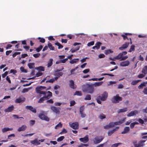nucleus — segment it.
Segmentation results:
<instances>
[{
    "instance_id": "1",
    "label": "nucleus",
    "mask_w": 147,
    "mask_h": 147,
    "mask_svg": "<svg viewBox=\"0 0 147 147\" xmlns=\"http://www.w3.org/2000/svg\"><path fill=\"white\" fill-rule=\"evenodd\" d=\"M46 88L45 86H40L36 88L35 90L36 93L37 94H38L40 95H45L47 92L48 93V94L47 96L45 95L44 96L40 98L38 101V103H42L45 100V98L48 99L50 97L52 96V93L51 92L49 91H48L47 92L46 91H41L43 89Z\"/></svg>"
},
{
    "instance_id": "2",
    "label": "nucleus",
    "mask_w": 147,
    "mask_h": 147,
    "mask_svg": "<svg viewBox=\"0 0 147 147\" xmlns=\"http://www.w3.org/2000/svg\"><path fill=\"white\" fill-rule=\"evenodd\" d=\"M82 90L84 92L92 94L94 93V89L92 84H86L84 86Z\"/></svg>"
},
{
    "instance_id": "3",
    "label": "nucleus",
    "mask_w": 147,
    "mask_h": 147,
    "mask_svg": "<svg viewBox=\"0 0 147 147\" xmlns=\"http://www.w3.org/2000/svg\"><path fill=\"white\" fill-rule=\"evenodd\" d=\"M125 118H124L123 119L121 120L118 122H115L114 123L111 122V134H112L115 131H117L119 128V126H117L116 127H114L112 126L114 125H119L123 123L125 120Z\"/></svg>"
},
{
    "instance_id": "4",
    "label": "nucleus",
    "mask_w": 147,
    "mask_h": 147,
    "mask_svg": "<svg viewBox=\"0 0 147 147\" xmlns=\"http://www.w3.org/2000/svg\"><path fill=\"white\" fill-rule=\"evenodd\" d=\"M107 93L106 92H103L101 96H98L96 99L98 103L99 104H101V102L100 100L102 101L105 100L107 98Z\"/></svg>"
},
{
    "instance_id": "5",
    "label": "nucleus",
    "mask_w": 147,
    "mask_h": 147,
    "mask_svg": "<svg viewBox=\"0 0 147 147\" xmlns=\"http://www.w3.org/2000/svg\"><path fill=\"white\" fill-rule=\"evenodd\" d=\"M127 52L126 51H123L121 53L119 54L117 56L114 57L115 59H120L121 60H124L126 59L128 57L127 56H123V55H125L127 54Z\"/></svg>"
},
{
    "instance_id": "6",
    "label": "nucleus",
    "mask_w": 147,
    "mask_h": 147,
    "mask_svg": "<svg viewBox=\"0 0 147 147\" xmlns=\"http://www.w3.org/2000/svg\"><path fill=\"white\" fill-rule=\"evenodd\" d=\"M122 98L117 94L114 96L112 99V101L114 103H117L122 100Z\"/></svg>"
},
{
    "instance_id": "7",
    "label": "nucleus",
    "mask_w": 147,
    "mask_h": 147,
    "mask_svg": "<svg viewBox=\"0 0 147 147\" xmlns=\"http://www.w3.org/2000/svg\"><path fill=\"white\" fill-rule=\"evenodd\" d=\"M103 139L104 137L102 136H97L93 139V141L94 144H98Z\"/></svg>"
},
{
    "instance_id": "8",
    "label": "nucleus",
    "mask_w": 147,
    "mask_h": 147,
    "mask_svg": "<svg viewBox=\"0 0 147 147\" xmlns=\"http://www.w3.org/2000/svg\"><path fill=\"white\" fill-rule=\"evenodd\" d=\"M38 117L42 120H44L47 121H49V118L42 113L39 114L38 115Z\"/></svg>"
},
{
    "instance_id": "9",
    "label": "nucleus",
    "mask_w": 147,
    "mask_h": 147,
    "mask_svg": "<svg viewBox=\"0 0 147 147\" xmlns=\"http://www.w3.org/2000/svg\"><path fill=\"white\" fill-rule=\"evenodd\" d=\"M70 126L75 129H78L79 127L78 123L77 122H75L72 123V124H69Z\"/></svg>"
},
{
    "instance_id": "10",
    "label": "nucleus",
    "mask_w": 147,
    "mask_h": 147,
    "mask_svg": "<svg viewBox=\"0 0 147 147\" xmlns=\"http://www.w3.org/2000/svg\"><path fill=\"white\" fill-rule=\"evenodd\" d=\"M59 109H60V108H58L53 106H51V109L56 114H59V113L60 111Z\"/></svg>"
},
{
    "instance_id": "11",
    "label": "nucleus",
    "mask_w": 147,
    "mask_h": 147,
    "mask_svg": "<svg viewBox=\"0 0 147 147\" xmlns=\"http://www.w3.org/2000/svg\"><path fill=\"white\" fill-rule=\"evenodd\" d=\"M130 63L129 61L126 60L124 61H122L120 62V65L122 67H125L128 66Z\"/></svg>"
},
{
    "instance_id": "12",
    "label": "nucleus",
    "mask_w": 147,
    "mask_h": 147,
    "mask_svg": "<svg viewBox=\"0 0 147 147\" xmlns=\"http://www.w3.org/2000/svg\"><path fill=\"white\" fill-rule=\"evenodd\" d=\"M69 85L70 88L73 89H75L76 88V85H75L74 81L72 80L69 81Z\"/></svg>"
},
{
    "instance_id": "13",
    "label": "nucleus",
    "mask_w": 147,
    "mask_h": 147,
    "mask_svg": "<svg viewBox=\"0 0 147 147\" xmlns=\"http://www.w3.org/2000/svg\"><path fill=\"white\" fill-rule=\"evenodd\" d=\"M25 100V98L23 97H20L16 99L15 102L16 103H19L24 102Z\"/></svg>"
},
{
    "instance_id": "14",
    "label": "nucleus",
    "mask_w": 147,
    "mask_h": 147,
    "mask_svg": "<svg viewBox=\"0 0 147 147\" xmlns=\"http://www.w3.org/2000/svg\"><path fill=\"white\" fill-rule=\"evenodd\" d=\"M138 113V111L137 110H135L130 112L127 114V116L130 117L136 115Z\"/></svg>"
},
{
    "instance_id": "15",
    "label": "nucleus",
    "mask_w": 147,
    "mask_h": 147,
    "mask_svg": "<svg viewBox=\"0 0 147 147\" xmlns=\"http://www.w3.org/2000/svg\"><path fill=\"white\" fill-rule=\"evenodd\" d=\"M26 108L27 110H29L32 112L35 113L36 112V109L32 107L31 106H27L26 107Z\"/></svg>"
},
{
    "instance_id": "16",
    "label": "nucleus",
    "mask_w": 147,
    "mask_h": 147,
    "mask_svg": "<svg viewBox=\"0 0 147 147\" xmlns=\"http://www.w3.org/2000/svg\"><path fill=\"white\" fill-rule=\"evenodd\" d=\"M129 42H126L123 44L121 47L119 48V49L121 50H123L127 48L129 45Z\"/></svg>"
},
{
    "instance_id": "17",
    "label": "nucleus",
    "mask_w": 147,
    "mask_h": 147,
    "mask_svg": "<svg viewBox=\"0 0 147 147\" xmlns=\"http://www.w3.org/2000/svg\"><path fill=\"white\" fill-rule=\"evenodd\" d=\"M79 140L81 142L84 143L87 142L89 140L88 136L87 135L84 138H80Z\"/></svg>"
},
{
    "instance_id": "18",
    "label": "nucleus",
    "mask_w": 147,
    "mask_h": 147,
    "mask_svg": "<svg viewBox=\"0 0 147 147\" xmlns=\"http://www.w3.org/2000/svg\"><path fill=\"white\" fill-rule=\"evenodd\" d=\"M61 70L59 69L57 70L55 72V75L59 77L62 76L63 75V73L62 72H59Z\"/></svg>"
},
{
    "instance_id": "19",
    "label": "nucleus",
    "mask_w": 147,
    "mask_h": 147,
    "mask_svg": "<svg viewBox=\"0 0 147 147\" xmlns=\"http://www.w3.org/2000/svg\"><path fill=\"white\" fill-rule=\"evenodd\" d=\"M14 108L13 105L7 108L6 109L4 110V111L5 112H9L12 111Z\"/></svg>"
},
{
    "instance_id": "20",
    "label": "nucleus",
    "mask_w": 147,
    "mask_h": 147,
    "mask_svg": "<svg viewBox=\"0 0 147 147\" xmlns=\"http://www.w3.org/2000/svg\"><path fill=\"white\" fill-rule=\"evenodd\" d=\"M30 142L32 144L34 145H38L40 144V142H39L37 139H36L33 140H31Z\"/></svg>"
},
{
    "instance_id": "21",
    "label": "nucleus",
    "mask_w": 147,
    "mask_h": 147,
    "mask_svg": "<svg viewBox=\"0 0 147 147\" xmlns=\"http://www.w3.org/2000/svg\"><path fill=\"white\" fill-rule=\"evenodd\" d=\"M27 128V126L25 125H22L21 127H19L18 129V131H25Z\"/></svg>"
},
{
    "instance_id": "22",
    "label": "nucleus",
    "mask_w": 147,
    "mask_h": 147,
    "mask_svg": "<svg viewBox=\"0 0 147 147\" xmlns=\"http://www.w3.org/2000/svg\"><path fill=\"white\" fill-rule=\"evenodd\" d=\"M130 130V128L129 127H125L124 129V130L121 132L122 134H125L128 132Z\"/></svg>"
},
{
    "instance_id": "23",
    "label": "nucleus",
    "mask_w": 147,
    "mask_h": 147,
    "mask_svg": "<svg viewBox=\"0 0 147 147\" xmlns=\"http://www.w3.org/2000/svg\"><path fill=\"white\" fill-rule=\"evenodd\" d=\"M13 129L12 128L5 127L3 128L1 130V131L3 133H4L10 130H12Z\"/></svg>"
},
{
    "instance_id": "24",
    "label": "nucleus",
    "mask_w": 147,
    "mask_h": 147,
    "mask_svg": "<svg viewBox=\"0 0 147 147\" xmlns=\"http://www.w3.org/2000/svg\"><path fill=\"white\" fill-rule=\"evenodd\" d=\"M103 83V82H95L94 84H92L93 87H97L98 86L101 85Z\"/></svg>"
},
{
    "instance_id": "25",
    "label": "nucleus",
    "mask_w": 147,
    "mask_h": 147,
    "mask_svg": "<svg viewBox=\"0 0 147 147\" xmlns=\"http://www.w3.org/2000/svg\"><path fill=\"white\" fill-rule=\"evenodd\" d=\"M104 78V77H102L98 78H92L87 80L88 81H91L93 80L94 81H101Z\"/></svg>"
},
{
    "instance_id": "26",
    "label": "nucleus",
    "mask_w": 147,
    "mask_h": 147,
    "mask_svg": "<svg viewBox=\"0 0 147 147\" xmlns=\"http://www.w3.org/2000/svg\"><path fill=\"white\" fill-rule=\"evenodd\" d=\"M80 48V47L79 46H78L75 48H73L71 49L70 50V51L71 52V53H74L75 52L77 51Z\"/></svg>"
},
{
    "instance_id": "27",
    "label": "nucleus",
    "mask_w": 147,
    "mask_h": 147,
    "mask_svg": "<svg viewBox=\"0 0 147 147\" xmlns=\"http://www.w3.org/2000/svg\"><path fill=\"white\" fill-rule=\"evenodd\" d=\"M127 111V108H124L123 109H119V110L117 111V113H122L123 112H125Z\"/></svg>"
},
{
    "instance_id": "28",
    "label": "nucleus",
    "mask_w": 147,
    "mask_h": 147,
    "mask_svg": "<svg viewBox=\"0 0 147 147\" xmlns=\"http://www.w3.org/2000/svg\"><path fill=\"white\" fill-rule=\"evenodd\" d=\"M28 66L30 69H34L35 67V63H29L28 64Z\"/></svg>"
},
{
    "instance_id": "29",
    "label": "nucleus",
    "mask_w": 147,
    "mask_h": 147,
    "mask_svg": "<svg viewBox=\"0 0 147 147\" xmlns=\"http://www.w3.org/2000/svg\"><path fill=\"white\" fill-rule=\"evenodd\" d=\"M79 61V59L76 58L74 59H72L71 61H70L69 63L71 64H73L74 63H76L78 62Z\"/></svg>"
},
{
    "instance_id": "30",
    "label": "nucleus",
    "mask_w": 147,
    "mask_h": 147,
    "mask_svg": "<svg viewBox=\"0 0 147 147\" xmlns=\"http://www.w3.org/2000/svg\"><path fill=\"white\" fill-rule=\"evenodd\" d=\"M53 61V60L52 59H50L47 65L48 67H49L52 65Z\"/></svg>"
},
{
    "instance_id": "31",
    "label": "nucleus",
    "mask_w": 147,
    "mask_h": 147,
    "mask_svg": "<svg viewBox=\"0 0 147 147\" xmlns=\"http://www.w3.org/2000/svg\"><path fill=\"white\" fill-rule=\"evenodd\" d=\"M47 45L48 46V47H49L50 50H54L55 48L52 46V44L51 43H50L49 42H48Z\"/></svg>"
},
{
    "instance_id": "32",
    "label": "nucleus",
    "mask_w": 147,
    "mask_h": 147,
    "mask_svg": "<svg viewBox=\"0 0 147 147\" xmlns=\"http://www.w3.org/2000/svg\"><path fill=\"white\" fill-rule=\"evenodd\" d=\"M106 116L103 113L100 114L98 116V117L100 119H103L106 118Z\"/></svg>"
},
{
    "instance_id": "33",
    "label": "nucleus",
    "mask_w": 147,
    "mask_h": 147,
    "mask_svg": "<svg viewBox=\"0 0 147 147\" xmlns=\"http://www.w3.org/2000/svg\"><path fill=\"white\" fill-rule=\"evenodd\" d=\"M142 72L145 74H147V65L144 67L142 70Z\"/></svg>"
},
{
    "instance_id": "34",
    "label": "nucleus",
    "mask_w": 147,
    "mask_h": 147,
    "mask_svg": "<svg viewBox=\"0 0 147 147\" xmlns=\"http://www.w3.org/2000/svg\"><path fill=\"white\" fill-rule=\"evenodd\" d=\"M36 69L39 71H44L45 70L44 67L41 66L36 67Z\"/></svg>"
},
{
    "instance_id": "35",
    "label": "nucleus",
    "mask_w": 147,
    "mask_h": 147,
    "mask_svg": "<svg viewBox=\"0 0 147 147\" xmlns=\"http://www.w3.org/2000/svg\"><path fill=\"white\" fill-rule=\"evenodd\" d=\"M74 95H77L78 96H81L82 95V93L81 91H76L74 94Z\"/></svg>"
},
{
    "instance_id": "36",
    "label": "nucleus",
    "mask_w": 147,
    "mask_h": 147,
    "mask_svg": "<svg viewBox=\"0 0 147 147\" xmlns=\"http://www.w3.org/2000/svg\"><path fill=\"white\" fill-rule=\"evenodd\" d=\"M140 81V80H133L131 82V84L133 85H136Z\"/></svg>"
},
{
    "instance_id": "37",
    "label": "nucleus",
    "mask_w": 147,
    "mask_h": 147,
    "mask_svg": "<svg viewBox=\"0 0 147 147\" xmlns=\"http://www.w3.org/2000/svg\"><path fill=\"white\" fill-rule=\"evenodd\" d=\"M62 126V124L61 122H60L55 127V129H57L59 128H61Z\"/></svg>"
},
{
    "instance_id": "38",
    "label": "nucleus",
    "mask_w": 147,
    "mask_h": 147,
    "mask_svg": "<svg viewBox=\"0 0 147 147\" xmlns=\"http://www.w3.org/2000/svg\"><path fill=\"white\" fill-rule=\"evenodd\" d=\"M55 44L58 46V49H62L63 47V46L60 44V43L59 42H56L55 43Z\"/></svg>"
},
{
    "instance_id": "39",
    "label": "nucleus",
    "mask_w": 147,
    "mask_h": 147,
    "mask_svg": "<svg viewBox=\"0 0 147 147\" xmlns=\"http://www.w3.org/2000/svg\"><path fill=\"white\" fill-rule=\"evenodd\" d=\"M91 99V96L90 94L87 95L85 98H84V100H90Z\"/></svg>"
},
{
    "instance_id": "40",
    "label": "nucleus",
    "mask_w": 147,
    "mask_h": 147,
    "mask_svg": "<svg viewBox=\"0 0 147 147\" xmlns=\"http://www.w3.org/2000/svg\"><path fill=\"white\" fill-rule=\"evenodd\" d=\"M101 44L102 43L100 42H98L96 43L95 45L97 47V49H98L100 48V46Z\"/></svg>"
},
{
    "instance_id": "41",
    "label": "nucleus",
    "mask_w": 147,
    "mask_h": 147,
    "mask_svg": "<svg viewBox=\"0 0 147 147\" xmlns=\"http://www.w3.org/2000/svg\"><path fill=\"white\" fill-rule=\"evenodd\" d=\"M135 46L134 45H132L130 47V48L128 51L129 52H131L135 50Z\"/></svg>"
},
{
    "instance_id": "42",
    "label": "nucleus",
    "mask_w": 147,
    "mask_h": 147,
    "mask_svg": "<svg viewBox=\"0 0 147 147\" xmlns=\"http://www.w3.org/2000/svg\"><path fill=\"white\" fill-rule=\"evenodd\" d=\"M43 46L42 45H40L36 49V51L38 52H39L42 49Z\"/></svg>"
},
{
    "instance_id": "43",
    "label": "nucleus",
    "mask_w": 147,
    "mask_h": 147,
    "mask_svg": "<svg viewBox=\"0 0 147 147\" xmlns=\"http://www.w3.org/2000/svg\"><path fill=\"white\" fill-rule=\"evenodd\" d=\"M145 86V83H143L139 86H138V88L139 89H142L143 88V87Z\"/></svg>"
},
{
    "instance_id": "44",
    "label": "nucleus",
    "mask_w": 147,
    "mask_h": 147,
    "mask_svg": "<svg viewBox=\"0 0 147 147\" xmlns=\"http://www.w3.org/2000/svg\"><path fill=\"white\" fill-rule=\"evenodd\" d=\"M38 39L39 40V42L41 43H44L45 42V39L43 38L38 37Z\"/></svg>"
},
{
    "instance_id": "45",
    "label": "nucleus",
    "mask_w": 147,
    "mask_h": 147,
    "mask_svg": "<svg viewBox=\"0 0 147 147\" xmlns=\"http://www.w3.org/2000/svg\"><path fill=\"white\" fill-rule=\"evenodd\" d=\"M146 140H141L140 141L139 144L141 146L144 145V143L145 142Z\"/></svg>"
},
{
    "instance_id": "46",
    "label": "nucleus",
    "mask_w": 147,
    "mask_h": 147,
    "mask_svg": "<svg viewBox=\"0 0 147 147\" xmlns=\"http://www.w3.org/2000/svg\"><path fill=\"white\" fill-rule=\"evenodd\" d=\"M64 138V136H61L59 138H58L57 140L58 142H60L63 140Z\"/></svg>"
},
{
    "instance_id": "47",
    "label": "nucleus",
    "mask_w": 147,
    "mask_h": 147,
    "mask_svg": "<svg viewBox=\"0 0 147 147\" xmlns=\"http://www.w3.org/2000/svg\"><path fill=\"white\" fill-rule=\"evenodd\" d=\"M30 89L29 88H24L22 90V92L23 93H24L26 92H27Z\"/></svg>"
},
{
    "instance_id": "48",
    "label": "nucleus",
    "mask_w": 147,
    "mask_h": 147,
    "mask_svg": "<svg viewBox=\"0 0 147 147\" xmlns=\"http://www.w3.org/2000/svg\"><path fill=\"white\" fill-rule=\"evenodd\" d=\"M125 34V35H121V36L123 37L124 40H125L126 38H127H127V37L126 36L127 35H131V34L127 33H126Z\"/></svg>"
},
{
    "instance_id": "49",
    "label": "nucleus",
    "mask_w": 147,
    "mask_h": 147,
    "mask_svg": "<svg viewBox=\"0 0 147 147\" xmlns=\"http://www.w3.org/2000/svg\"><path fill=\"white\" fill-rule=\"evenodd\" d=\"M76 104L75 101L74 100H71L70 102V106L71 107L74 106Z\"/></svg>"
},
{
    "instance_id": "50",
    "label": "nucleus",
    "mask_w": 147,
    "mask_h": 147,
    "mask_svg": "<svg viewBox=\"0 0 147 147\" xmlns=\"http://www.w3.org/2000/svg\"><path fill=\"white\" fill-rule=\"evenodd\" d=\"M94 41H92L88 43L87 45L88 47H90L91 46L93 45L94 44Z\"/></svg>"
},
{
    "instance_id": "51",
    "label": "nucleus",
    "mask_w": 147,
    "mask_h": 147,
    "mask_svg": "<svg viewBox=\"0 0 147 147\" xmlns=\"http://www.w3.org/2000/svg\"><path fill=\"white\" fill-rule=\"evenodd\" d=\"M104 128L108 129L110 128V123H109L108 125H107L104 127Z\"/></svg>"
},
{
    "instance_id": "52",
    "label": "nucleus",
    "mask_w": 147,
    "mask_h": 147,
    "mask_svg": "<svg viewBox=\"0 0 147 147\" xmlns=\"http://www.w3.org/2000/svg\"><path fill=\"white\" fill-rule=\"evenodd\" d=\"M20 53H21L20 52H16L12 55V57H14L17 55L20 54Z\"/></svg>"
},
{
    "instance_id": "53",
    "label": "nucleus",
    "mask_w": 147,
    "mask_h": 147,
    "mask_svg": "<svg viewBox=\"0 0 147 147\" xmlns=\"http://www.w3.org/2000/svg\"><path fill=\"white\" fill-rule=\"evenodd\" d=\"M40 54L39 53H37L36 54H34L33 56L35 58H38L39 57L40 55Z\"/></svg>"
},
{
    "instance_id": "54",
    "label": "nucleus",
    "mask_w": 147,
    "mask_h": 147,
    "mask_svg": "<svg viewBox=\"0 0 147 147\" xmlns=\"http://www.w3.org/2000/svg\"><path fill=\"white\" fill-rule=\"evenodd\" d=\"M20 69L22 72H26V70L25 69L24 67H21L20 68Z\"/></svg>"
},
{
    "instance_id": "55",
    "label": "nucleus",
    "mask_w": 147,
    "mask_h": 147,
    "mask_svg": "<svg viewBox=\"0 0 147 147\" xmlns=\"http://www.w3.org/2000/svg\"><path fill=\"white\" fill-rule=\"evenodd\" d=\"M121 144V143H116L112 145L111 146V147H117L118 145Z\"/></svg>"
},
{
    "instance_id": "56",
    "label": "nucleus",
    "mask_w": 147,
    "mask_h": 147,
    "mask_svg": "<svg viewBox=\"0 0 147 147\" xmlns=\"http://www.w3.org/2000/svg\"><path fill=\"white\" fill-rule=\"evenodd\" d=\"M17 71L16 70L11 69L10 71V73H13V74H15L16 73Z\"/></svg>"
},
{
    "instance_id": "57",
    "label": "nucleus",
    "mask_w": 147,
    "mask_h": 147,
    "mask_svg": "<svg viewBox=\"0 0 147 147\" xmlns=\"http://www.w3.org/2000/svg\"><path fill=\"white\" fill-rule=\"evenodd\" d=\"M84 110V107L83 106H82L80 108V112L82 113L83 112Z\"/></svg>"
},
{
    "instance_id": "58",
    "label": "nucleus",
    "mask_w": 147,
    "mask_h": 147,
    "mask_svg": "<svg viewBox=\"0 0 147 147\" xmlns=\"http://www.w3.org/2000/svg\"><path fill=\"white\" fill-rule=\"evenodd\" d=\"M12 47V45L10 44H8L7 46L5 47L6 50L8 49H10Z\"/></svg>"
},
{
    "instance_id": "59",
    "label": "nucleus",
    "mask_w": 147,
    "mask_h": 147,
    "mask_svg": "<svg viewBox=\"0 0 147 147\" xmlns=\"http://www.w3.org/2000/svg\"><path fill=\"white\" fill-rule=\"evenodd\" d=\"M55 81V80L54 79H51L47 81L46 82L52 83Z\"/></svg>"
},
{
    "instance_id": "60",
    "label": "nucleus",
    "mask_w": 147,
    "mask_h": 147,
    "mask_svg": "<svg viewBox=\"0 0 147 147\" xmlns=\"http://www.w3.org/2000/svg\"><path fill=\"white\" fill-rule=\"evenodd\" d=\"M105 57V55L103 54H100L99 55L98 57L99 58H104Z\"/></svg>"
},
{
    "instance_id": "61",
    "label": "nucleus",
    "mask_w": 147,
    "mask_h": 147,
    "mask_svg": "<svg viewBox=\"0 0 147 147\" xmlns=\"http://www.w3.org/2000/svg\"><path fill=\"white\" fill-rule=\"evenodd\" d=\"M8 74V72L6 71L5 73L2 74V77L3 78H5Z\"/></svg>"
},
{
    "instance_id": "62",
    "label": "nucleus",
    "mask_w": 147,
    "mask_h": 147,
    "mask_svg": "<svg viewBox=\"0 0 147 147\" xmlns=\"http://www.w3.org/2000/svg\"><path fill=\"white\" fill-rule=\"evenodd\" d=\"M68 60V58H65L62 60H61V63H65Z\"/></svg>"
},
{
    "instance_id": "63",
    "label": "nucleus",
    "mask_w": 147,
    "mask_h": 147,
    "mask_svg": "<svg viewBox=\"0 0 147 147\" xmlns=\"http://www.w3.org/2000/svg\"><path fill=\"white\" fill-rule=\"evenodd\" d=\"M90 71V69H86L83 71V72L84 74H86Z\"/></svg>"
},
{
    "instance_id": "64",
    "label": "nucleus",
    "mask_w": 147,
    "mask_h": 147,
    "mask_svg": "<svg viewBox=\"0 0 147 147\" xmlns=\"http://www.w3.org/2000/svg\"><path fill=\"white\" fill-rule=\"evenodd\" d=\"M143 92L144 94H147V87L144 89L143 90Z\"/></svg>"
}]
</instances>
